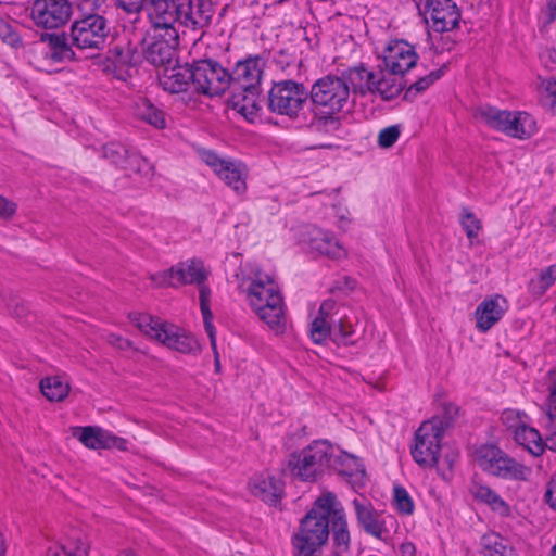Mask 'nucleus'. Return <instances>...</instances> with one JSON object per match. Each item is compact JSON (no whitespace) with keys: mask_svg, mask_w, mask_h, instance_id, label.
I'll list each match as a JSON object with an SVG mask.
<instances>
[{"mask_svg":"<svg viewBox=\"0 0 556 556\" xmlns=\"http://www.w3.org/2000/svg\"><path fill=\"white\" fill-rule=\"evenodd\" d=\"M367 77L357 66L342 71L340 75H327L312 86V101L326 114L346 111L356 97L361 96V91L368 88Z\"/></svg>","mask_w":556,"mask_h":556,"instance_id":"nucleus-3","label":"nucleus"},{"mask_svg":"<svg viewBox=\"0 0 556 556\" xmlns=\"http://www.w3.org/2000/svg\"><path fill=\"white\" fill-rule=\"evenodd\" d=\"M483 556H515L513 548L496 532H490L481 539Z\"/></svg>","mask_w":556,"mask_h":556,"instance_id":"nucleus-36","label":"nucleus"},{"mask_svg":"<svg viewBox=\"0 0 556 556\" xmlns=\"http://www.w3.org/2000/svg\"><path fill=\"white\" fill-rule=\"evenodd\" d=\"M90 543L84 536L70 538L63 544L50 546L46 556H89Z\"/></svg>","mask_w":556,"mask_h":556,"instance_id":"nucleus-32","label":"nucleus"},{"mask_svg":"<svg viewBox=\"0 0 556 556\" xmlns=\"http://www.w3.org/2000/svg\"><path fill=\"white\" fill-rule=\"evenodd\" d=\"M109 31L105 17L99 14H88L72 24V43L80 50H102Z\"/></svg>","mask_w":556,"mask_h":556,"instance_id":"nucleus-12","label":"nucleus"},{"mask_svg":"<svg viewBox=\"0 0 556 556\" xmlns=\"http://www.w3.org/2000/svg\"><path fill=\"white\" fill-rule=\"evenodd\" d=\"M364 531L374 538L387 543L391 539L390 531L384 527V523H363Z\"/></svg>","mask_w":556,"mask_h":556,"instance_id":"nucleus-52","label":"nucleus"},{"mask_svg":"<svg viewBox=\"0 0 556 556\" xmlns=\"http://www.w3.org/2000/svg\"><path fill=\"white\" fill-rule=\"evenodd\" d=\"M115 50L118 55L117 62L123 65H135L139 61V54L132 51L129 47L125 51H118V48H115Z\"/></svg>","mask_w":556,"mask_h":556,"instance_id":"nucleus-57","label":"nucleus"},{"mask_svg":"<svg viewBox=\"0 0 556 556\" xmlns=\"http://www.w3.org/2000/svg\"><path fill=\"white\" fill-rule=\"evenodd\" d=\"M264 68V61L258 56H249L237 62L231 77V86L236 90L258 89Z\"/></svg>","mask_w":556,"mask_h":556,"instance_id":"nucleus-24","label":"nucleus"},{"mask_svg":"<svg viewBox=\"0 0 556 556\" xmlns=\"http://www.w3.org/2000/svg\"><path fill=\"white\" fill-rule=\"evenodd\" d=\"M106 340L111 345L119 350H128L131 345L128 339H125L116 333H109Z\"/></svg>","mask_w":556,"mask_h":556,"instance_id":"nucleus-60","label":"nucleus"},{"mask_svg":"<svg viewBox=\"0 0 556 556\" xmlns=\"http://www.w3.org/2000/svg\"><path fill=\"white\" fill-rule=\"evenodd\" d=\"M302 521H345V511L336 494L324 492Z\"/></svg>","mask_w":556,"mask_h":556,"instance_id":"nucleus-25","label":"nucleus"},{"mask_svg":"<svg viewBox=\"0 0 556 556\" xmlns=\"http://www.w3.org/2000/svg\"><path fill=\"white\" fill-rule=\"evenodd\" d=\"M106 0H79L80 5L85 10H99L105 3Z\"/></svg>","mask_w":556,"mask_h":556,"instance_id":"nucleus-62","label":"nucleus"},{"mask_svg":"<svg viewBox=\"0 0 556 556\" xmlns=\"http://www.w3.org/2000/svg\"><path fill=\"white\" fill-rule=\"evenodd\" d=\"M393 493V504L395 509L405 515L412 514L414 510V503L408 492L404 488L396 485L394 486Z\"/></svg>","mask_w":556,"mask_h":556,"instance_id":"nucleus-46","label":"nucleus"},{"mask_svg":"<svg viewBox=\"0 0 556 556\" xmlns=\"http://www.w3.org/2000/svg\"><path fill=\"white\" fill-rule=\"evenodd\" d=\"M470 492L476 501L488 505L500 517L504 518L509 516V505L490 486L481 483H473Z\"/></svg>","mask_w":556,"mask_h":556,"instance_id":"nucleus-30","label":"nucleus"},{"mask_svg":"<svg viewBox=\"0 0 556 556\" xmlns=\"http://www.w3.org/2000/svg\"><path fill=\"white\" fill-rule=\"evenodd\" d=\"M475 464L484 472L508 480H526L529 470L494 444H481L473 452Z\"/></svg>","mask_w":556,"mask_h":556,"instance_id":"nucleus-7","label":"nucleus"},{"mask_svg":"<svg viewBox=\"0 0 556 556\" xmlns=\"http://www.w3.org/2000/svg\"><path fill=\"white\" fill-rule=\"evenodd\" d=\"M200 308L203 316L204 329L210 338V342L215 345V327L213 325V314L210 308L211 303V289L206 281L198 283Z\"/></svg>","mask_w":556,"mask_h":556,"instance_id":"nucleus-35","label":"nucleus"},{"mask_svg":"<svg viewBox=\"0 0 556 556\" xmlns=\"http://www.w3.org/2000/svg\"><path fill=\"white\" fill-rule=\"evenodd\" d=\"M114 5L127 14H138L148 0H112Z\"/></svg>","mask_w":556,"mask_h":556,"instance_id":"nucleus-51","label":"nucleus"},{"mask_svg":"<svg viewBox=\"0 0 556 556\" xmlns=\"http://www.w3.org/2000/svg\"><path fill=\"white\" fill-rule=\"evenodd\" d=\"M47 56L55 62H65L74 59V51L65 36L50 35L48 39Z\"/></svg>","mask_w":556,"mask_h":556,"instance_id":"nucleus-37","label":"nucleus"},{"mask_svg":"<svg viewBox=\"0 0 556 556\" xmlns=\"http://www.w3.org/2000/svg\"><path fill=\"white\" fill-rule=\"evenodd\" d=\"M514 440L529 453L539 456L544 452V443L539 431L529 424L516 432Z\"/></svg>","mask_w":556,"mask_h":556,"instance_id":"nucleus-34","label":"nucleus"},{"mask_svg":"<svg viewBox=\"0 0 556 556\" xmlns=\"http://www.w3.org/2000/svg\"><path fill=\"white\" fill-rule=\"evenodd\" d=\"M475 117L479 123L518 140L530 139L539 131L536 119L526 111L482 105L476 110Z\"/></svg>","mask_w":556,"mask_h":556,"instance_id":"nucleus-4","label":"nucleus"},{"mask_svg":"<svg viewBox=\"0 0 556 556\" xmlns=\"http://www.w3.org/2000/svg\"><path fill=\"white\" fill-rule=\"evenodd\" d=\"M334 216L337 217V225L339 228L345 230L350 225V212L342 205H334L332 207Z\"/></svg>","mask_w":556,"mask_h":556,"instance_id":"nucleus-56","label":"nucleus"},{"mask_svg":"<svg viewBox=\"0 0 556 556\" xmlns=\"http://www.w3.org/2000/svg\"><path fill=\"white\" fill-rule=\"evenodd\" d=\"M299 242L304 250L332 260L346 256L345 248L331 232L313 225L302 227Z\"/></svg>","mask_w":556,"mask_h":556,"instance_id":"nucleus-15","label":"nucleus"},{"mask_svg":"<svg viewBox=\"0 0 556 556\" xmlns=\"http://www.w3.org/2000/svg\"><path fill=\"white\" fill-rule=\"evenodd\" d=\"M542 392L546 394V415L556 428V370H551L542 382Z\"/></svg>","mask_w":556,"mask_h":556,"instance_id":"nucleus-38","label":"nucleus"},{"mask_svg":"<svg viewBox=\"0 0 556 556\" xmlns=\"http://www.w3.org/2000/svg\"><path fill=\"white\" fill-rule=\"evenodd\" d=\"M547 9L549 12V17L555 18L556 17V0H551L547 4Z\"/></svg>","mask_w":556,"mask_h":556,"instance_id":"nucleus-64","label":"nucleus"},{"mask_svg":"<svg viewBox=\"0 0 556 556\" xmlns=\"http://www.w3.org/2000/svg\"><path fill=\"white\" fill-rule=\"evenodd\" d=\"M148 17L155 31L181 29L200 39L211 25L213 11L203 0H148Z\"/></svg>","mask_w":556,"mask_h":556,"instance_id":"nucleus-1","label":"nucleus"},{"mask_svg":"<svg viewBox=\"0 0 556 556\" xmlns=\"http://www.w3.org/2000/svg\"><path fill=\"white\" fill-rule=\"evenodd\" d=\"M402 127L400 125H391L381 129L377 137V143L382 149L391 148L400 138Z\"/></svg>","mask_w":556,"mask_h":556,"instance_id":"nucleus-47","label":"nucleus"},{"mask_svg":"<svg viewBox=\"0 0 556 556\" xmlns=\"http://www.w3.org/2000/svg\"><path fill=\"white\" fill-rule=\"evenodd\" d=\"M357 521H372V508L369 501L365 497H356L353 501Z\"/></svg>","mask_w":556,"mask_h":556,"instance_id":"nucleus-50","label":"nucleus"},{"mask_svg":"<svg viewBox=\"0 0 556 556\" xmlns=\"http://www.w3.org/2000/svg\"><path fill=\"white\" fill-rule=\"evenodd\" d=\"M545 502L551 509L556 511V472L551 477L546 485Z\"/></svg>","mask_w":556,"mask_h":556,"instance_id":"nucleus-54","label":"nucleus"},{"mask_svg":"<svg viewBox=\"0 0 556 556\" xmlns=\"http://www.w3.org/2000/svg\"><path fill=\"white\" fill-rule=\"evenodd\" d=\"M332 542L339 552H345L350 546V533L346 523H331Z\"/></svg>","mask_w":556,"mask_h":556,"instance_id":"nucleus-44","label":"nucleus"},{"mask_svg":"<svg viewBox=\"0 0 556 556\" xmlns=\"http://www.w3.org/2000/svg\"><path fill=\"white\" fill-rule=\"evenodd\" d=\"M210 271L200 260H187L172 266L168 270L151 276L152 282L157 287L178 288L186 285H198L206 281Z\"/></svg>","mask_w":556,"mask_h":556,"instance_id":"nucleus-13","label":"nucleus"},{"mask_svg":"<svg viewBox=\"0 0 556 556\" xmlns=\"http://www.w3.org/2000/svg\"><path fill=\"white\" fill-rule=\"evenodd\" d=\"M40 390L49 401H62L70 393V381L61 375L46 377L40 381Z\"/></svg>","mask_w":556,"mask_h":556,"instance_id":"nucleus-33","label":"nucleus"},{"mask_svg":"<svg viewBox=\"0 0 556 556\" xmlns=\"http://www.w3.org/2000/svg\"><path fill=\"white\" fill-rule=\"evenodd\" d=\"M429 28L437 33L454 30L460 21V11L453 0H424L418 5Z\"/></svg>","mask_w":556,"mask_h":556,"instance_id":"nucleus-14","label":"nucleus"},{"mask_svg":"<svg viewBox=\"0 0 556 556\" xmlns=\"http://www.w3.org/2000/svg\"><path fill=\"white\" fill-rule=\"evenodd\" d=\"M240 287L247 300L256 314L268 328L277 334L286 330L285 304L280 288L273 274L256 269Z\"/></svg>","mask_w":556,"mask_h":556,"instance_id":"nucleus-2","label":"nucleus"},{"mask_svg":"<svg viewBox=\"0 0 556 556\" xmlns=\"http://www.w3.org/2000/svg\"><path fill=\"white\" fill-rule=\"evenodd\" d=\"M163 31L164 34H155L142 41V56L148 63L154 66L169 64L173 61L175 48L178 45V30Z\"/></svg>","mask_w":556,"mask_h":556,"instance_id":"nucleus-18","label":"nucleus"},{"mask_svg":"<svg viewBox=\"0 0 556 556\" xmlns=\"http://www.w3.org/2000/svg\"><path fill=\"white\" fill-rule=\"evenodd\" d=\"M329 533V523H301L291 539L293 556H321Z\"/></svg>","mask_w":556,"mask_h":556,"instance_id":"nucleus-16","label":"nucleus"},{"mask_svg":"<svg viewBox=\"0 0 556 556\" xmlns=\"http://www.w3.org/2000/svg\"><path fill=\"white\" fill-rule=\"evenodd\" d=\"M539 59L546 68H553L556 65V49L543 48L539 53Z\"/></svg>","mask_w":556,"mask_h":556,"instance_id":"nucleus-55","label":"nucleus"},{"mask_svg":"<svg viewBox=\"0 0 556 556\" xmlns=\"http://www.w3.org/2000/svg\"><path fill=\"white\" fill-rule=\"evenodd\" d=\"M418 60L414 46L405 40H390L383 50V64L393 75H403L413 68Z\"/></svg>","mask_w":556,"mask_h":556,"instance_id":"nucleus-19","label":"nucleus"},{"mask_svg":"<svg viewBox=\"0 0 556 556\" xmlns=\"http://www.w3.org/2000/svg\"><path fill=\"white\" fill-rule=\"evenodd\" d=\"M73 14L68 0H36L31 7V18L41 28L54 29L65 25Z\"/></svg>","mask_w":556,"mask_h":556,"instance_id":"nucleus-17","label":"nucleus"},{"mask_svg":"<svg viewBox=\"0 0 556 556\" xmlns=\"http://www.w3.org/2000/svg\"><path fill=\"white\" fill-rule=\"evenodd\" d=\"M248 488L252 495L271 506H277L285 495V482L280 477L269 472L251 477Z\"/></svg>","mask_w":556,"mask_h":556,"instance_id":"nucleus-21","label":"nucleus"},{"mask_svg":"<svg viewBox=\"0 0 556 556\" xmlns=\"http://www.w3.org/2000/svg\"><path fill=\"white\" fill-rule=\"evenodd\" d=\"M446 427L447 422L441 417H432L419 426L412 448V456L419 466L425 468L435 466Z\"/></svg>","mask_w":556,"mask_h":556,"instance_id":"nucleus-8","label":"nucleus"},{"mask_svg":"<svg viewBox=\"0 0 556 556\" xmlns=\"http://www.w3.org/2000/svg\"><path fill=\"white\" fill-rule=\"evenodd\" d=\"M329 469L350 478L354 484H363L365 480V468L361 459L352 454L341 451L333 445Z\"/></svg>","mask_w":556,"mask_h":556,"instance_id":"nucleus-26","label":"nucleus"},{"mask_svg":"<svg viewBox=\"0 0 556 556\" xmlns=\"http://www.w3.org/2000/svg\"><path fill=\"white\" fill-rule=\"evenodd\" d=\"M307 91L304 86L292 80L275 84L268 96V108L271 112L296 118L307 105Z\"/></svg>","mask_w":556,"mask_h":556,"instance_id":"nucleus-10","label":"nucleus"},{"mask_svg":"<svg viewBox=\"0 0 556 556\" xmlns=\"http://www.w3.org/2000/svg\"><path fill=\"white\" fill-rule=\"evenodd\" d=\"M0 38L12 47L20 42V36L14 26L3 17H0Z\"/></svg>","mask_w":556,"mask_h":556,"instance_id":"nucleus-49","label":"nucleus"},{"mask_svg":"<svg viewBox=\"0 0 556 556\" xmlns=\"http://www.w3.org/2000/svg\"><path fill=\"white\" fill-rule=\"evenodd\" d=\"M458 460V452L448 451L445 452L442 459L435 464L438 466V472L444 480H450L453 476L454 466Z\"/></svg>","mask_w":556,"mask_h":556,"instance_id":"nucleus-48","label":"nucleus"},{"mask_svg":"<svg viewBox=\"0 0 556 556\" xmlns=\"http://www.w3.org/2000/svg\"><path fill=\"white\" fill-rule=\"evenodd\" d=\"M128 150L118 142H111L103 147V156L112 163L124 166Z\"/></svg>","mask_w":556,"mask_h":556,"instance_id":"nucleus-45","label":"nucleus"},{"mask_svg":"<svg viewBox=\"0 0 556 556\" xmlns=\"http://www.w3.org/2000/svg\"><path fill=\"white\" fill-rule=\"evenodd\" d=\"M199 156L237 194H243L247 191L249 170L244 163L231 157H223L207 149L200 150Z\"/></svg>","mask_w":556,"mask_h":556,"instance_id":"nucleus-11","label":"nucleus"},{"mask_svg":"<svg viewBox=\"0 0 556 556\" xmlns=\"http://www.w3.org/2000/svg\"><path fill=\"white\" fill-rule=\"evenodd\" d=\"M72 434L87 448L91 450L116 448L126 451L128 446L126 439L117 437L111 431L97 426L75 427Z\"/></svg>","mask_w":556,"mask_h":556,"instance_id":"nucleus-20","label":"nucleus"},{"mask_svg":"<svg viewBox=\"0 0 556 556\" xmlns=\"http://www.w3.org/2000/svg\"><path fill=\"white\" fill-rule=\"evenodd\" d=\"M160 86L169 93H182L192 86V64L167 67L159 77Z\"/></svg>","mask_w":556,"mask_h":556,"instance_id":"nucleus-27","label":"nucleus"},{"mask_svg":"<svg viewBox=\"0 0 556 556\" xmlns=\"http://www.w3.org/2000/svg\"><path fill=\"white\" fill-rule=\"evenodd\" d=\"M309 336L314 343H324L328 338H332L331 323L323 317H315L311 324Z\"/></svg>","mask_w":556,"mask_h":556,"instance_id":"nucleus-42","label":"nucleus"},{"mask_svg":"<svg viewBox=\"0 0 556 556\" xmlns=\"http://www.w3.org/2000/svg\"><path fill=\"white\" fill-rule=\"evenodd\" d=\"M501 421L515 437L517 431L521 430V428L529 424V417L521 410L507 408L503 410Z\"/></svg>","mask_w":556,"mask_h":556,"instance_id":"nucleus-40","label":"nucleus"},{"mask_svg":"<svg viewBox=\"0 0 556 556\" xmlns=\"http://www.w3.org/2000/svg\"><path fill=\"white\" fill-rule=\"evenodd\" d=\"M543 443H544V447L546 446L549 450L556 452V432H554L549 437H547L546 441Z\"/></svg>","mask_w":556,"mask_h":556,"instance_id":"nucleus-63","label":"nucleus"},{"mask_svg":"<svg viewBox=\"0 0 556 556\" xmlns=\"http://www.w3.org/2000/svg\"><path fill=\"white\" fill-rule=\"evenodd\" d=\"M231 104L233 110L248 122H256L262 109L258 100V89L237 90L231 98Z\"/></svg>","mask_w":556,"mask_h":556,"instance_id":"nucleus-28","label":"nucleus"},{"mask_svg":"<svg viewBox=\"0 0 556 556\" xmlns=\"http://www.w3.org/2000/svg\"><path fill=\"white\" fill-rule=\"evenodd\" d=\"M441 77V72L440 71H437V72H431L429 75L425 76V77H421L420 79H418L417 81H415L409 90L413 91H417V92H421L426 89H428L434 81H437L439 78Z\"/></svg>","mask_w":556,"mask_h":556,"instance_id":"nucleus-53","label":"nucleus"},{"mask_svg":"<svg viewBox=\"0 0 556 556\" xmlns=\"http://www.w3.org/2000/svg\"><path fill=\"white\" fill-rule=\"evenodd\" d=\"M337 303L336 301L328 299L325 300L318 309V314L316 317H323L326 320H329L331 323V317L336 312Z\"/></svg>","mask_w":556,"mask_h":556,"instance_id":"nucleus-58","label":"nucleus"},{"mask_svg":"<svg viewBox=\"0 0 556 556\" xmlns=\"http://www.w3.org/2000/svg\"><path fill=\"white\" fill-rule=\"evenodd\" d=\"M400 556H416V547L412 542H403L399 546Z\"/></svg>","mask_w":556,"mask_h":556,"instance_id":"nucleus-61","label":"nucleus"},{"mask_svg":"<svg viewBox=\"0 0 556 556\" xmlns=\"http://www.w3.org/2000/svg\"><path fill=\"white\" fill-rule=\"evenodd\" d=\"M16 204L7 198L0 195V217L10 218L15 214Z\"/></svg>","mask_w":556,"mask_h":556,"instance_id":"nucleus-59","label":"nucleus"},{"mask_svg":"<svg viewBox=\"0 0 556 556\" xmlns=\"http://www.w3.org/2000/svg\"><path fill=\"white\" fill-rule=\"evenodd\" d=\"M556 281V263L536 271L528 282V292L535 299L542 298Z\"/></svg>","mask_w":556,"mask_h":556,"instance_id":"nucleus-31","label":"nucleus"},{"mask_svg":"<svg viewBox=\"0 0 556 556\" xmlns=\"http://www.w3.org/2000/svg\"><path fill=\"white\" fill-rule=\"evenodd\" d=\"M192 87L204 96H220L231 87L230 73L214 60H198L192 63Z\"/></svg>","mask_w":556,"mask_h":556,"instance_id":"nucleus-9","label":"nucleus"},{"mask_svg":"<svg viewBox=\"0 0 556 556\" xmlns=\"http://www.w3.org/2000/svg\"><path fill=\"white\" fill-rule=\"evenodd\" d=\"M354 326L348 318H340L337 325L332 327V340L337 344L352 345L354 340Z\"/></svg>","mask_w":556,"mask_h":556,"instance_id":"nucleus-41","label":"nucleus"},{"mask_svg":"<svg viewBox=\"0 0 556 556\" xmlns=\"http://www.w3.org/2000/svg\"><path fill=\"white\" fill-rule=\"evenodd\" d=\"M459 223L470 244H473L482 229L480 219L470 210L463 208L459 214Z\"/></svg>","mask_w":556,"mask_h":556,"instance_id":"nucleus-39","label":"nucleus"},{"mask_svg":"<svg viewBox=\"0 0 556 556\" xmlns=\"http://www.w3.org/2000/svg\"><path fill=\"white\" fill-rule=\"evenodd\" d=\"M134 325L148 337L155 339L167 348L184 354L200 352L198 340L184 329L162 321L146 313L131 316Z\"/></svg>","mask_w":556,"mask_h":556,"instance_id":"nucleus-5","label":"nucleus"},{"mask_svg":"<svg viewBox=\"0 0 556 556\" xmlns=\"http://www.w3.org/2000/svg\"><path fill=\"white\" fill-rule=\"evenodd\" d=\"M134 114L138 119L155 129H164L167 126L166 113L164 110L154 105L146 98H139L135 101Z\"/></svg>","mask_w":556,"mask_h":556,"instance_id":"nucleus-29","label":"nucleus"},{"mask_svg":"<svg viewBox=\"0 0 556 556\" xmlns=\"http://www.w3.org/2000/svg\"><path fill=\"white\" fill-rule=\"evenodd\" d=\"M539 93L542 105L556 111V78L542 80L539 86Z\"/></svg>","mask_w":556,"mask_h":556,"instance_id":"nucleus-43","label":"nucleus"},{"mask_svg":"<svg viewBox=\"0 0 556 556\" xmlns=\"http://www.w3.org/2000/svg\"><path fill=\"white\" fill-rule=\"evenodd\" d=\"M357 70H362L367 74L366 85L368 88H364L361 91V96L378 94L383 100H393L397 98L403 89L402 79L399 77L386 75L382 72H374L363 65L357 66Z\"/></svg>","mask_w":556,"mask_h":556,"instance_id":"nucleus-22","label":"nucleus"},{"mask_svg":"<svg viewBox=\"0 0 556 556\" xmlns=\"http://www.w3.org/2000/svg\"><path fill=\"white\" fill-rule=\"evenodd\" d=\"M333 445L327 440H315L302 450L290 454L287 468L293 478L315 482L327 470Z\"/></svg>","mask_w":556,"mask_h":556,"instance_id":"nucleus-6","label":"nucleus"},{"mask_svg":"<svg viewBox=\"0 0 556 556\" xmlns=\"http://www.w3.org/2000/svg\"><path fill=\"white\" fill-rule=\"evenodd\" d=\"M508 309L507 300L501 294H494L483 299L476 307V328L479 332H488L496 325Z\"/></svg>","mask_w":556,"mask_h":556,"instance_id":"nucleus-23","label":"nucleus"}]
</instances>
